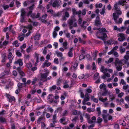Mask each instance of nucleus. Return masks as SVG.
I'll return each mask as SVG.
<instances>
[{
    "label": "nucleus",
    "instance_id": "8",
    "mask_svg": "<svg viewBox=\"0 0 129 129\" xmlns=\"http://www.w3.org/2000/svg\"><path fill=\"white\" fill-rule=\"evenodd\" d=\"M5 95L10 102H12L15 100V98L13 96H11L9 94L7 93Z\"/></svg>",
    "mask_w": 129,
    "mask_h": 129
},
{
    "label": "nucleus",
    "instance_id": "21",
    "mask_svg": "<svg viewBox=\"0 0 129 129\" xmlns=\"http://www.w3.org/2000/svg\"><path fill=\"white\" fill-rule=\"evenodd\" d=\"M17 86L18 87V89L20 90L21 88L24 86V85L23 83H19L17 84Z\"/></svg>",
    "mask_w": 129,
    "mask_h": 129
},
{
    "label": "nucleus",
    "instance_id": "2",
    "mask_svg": "<svg viewBox=\"0 0 129 129\" xmlns=\"http://www.w3.org/2000/svg\"><path fill=\"white\" fill-rule=\"evenodd\" d=\"M76 21V20L74 16H71V18L68 21V23L69 25V28L70 29H72L73 27L77 26V23Z\"/></svg>",
    "mask_w": 129,
    "mask_h": 129
},
{
    "label": "nucleus",
    "instance_id": "63",
    "mask_svg": "<svg viewBox=\"0 0 129 129\" xmlns=\"http://www.w3.org/2000/svg\"><path fill=\"white\" fill-rule=\"evenodd\" d=\"M2 7L5 10H6L9 8V6L8 5H3L2 6Z\"/></svg>",
    "mask_w": 129,
    "mask_h": 129
},
{
    "label": "nucleus",
    "instance_id": "14",
    "mask_svg": "<svg viewBox=\"0 0 129 129\" xmlns=\"http://www.w3.org/2000/svg\"><path fill=\"white\" fill-rule=\"evenodd\" d=\"M49 72L45 73H42L41 74V78L42 80L46 79L48 75Z\"/></svg>",
    "mask_w": 129,
    "mask_h": 129
},
{
    "label": "nucleus",
    "instance_id": "33",
    "mask_svg": "<svg viewBox=\"0 0 129 129\" xmlns=\"http://www.w3.org/2000/svg\"><path fill=\"white\" fill-rule=\"evenodd\" d=\"M99 75V74L98 73H95L94 75L93 76V79L95 80L98 78Z\"/></svg>",
    "mask_w": 129,
    "mask_h": 129
},
{
    "label": "nucleus",
    "instance_id": "23",
    "mask_svg": "<svg viewBox=\"0 0 129 129\" xmlns=\"http://www.w3.org/2000/svg\"><path fill=\"white\" fill-rule=\"evenodd\" d=\"M72 51L73 48H70L68 53V55L69 57H72L73 56V54L72 53Z\"/></svg>",
    "mask_w": 129,
    "mask_h": 129
},
{
    "label": "nucleus",
    "instance_id": "28",
    "mask_svg": "<svg viewBox=\"0 0 129 129\" xmlns=\"http://www.w3.org/2000/svg\"><path fill=\"white\" fill-rule=\"evenodd\" d=\"M72 113L73 115H80L81 114V112H78L77 110H74L72 111Z\"/></svg>",
    "mask_w": 129,
    "mask_h": 129
},
{
    "label": "nucleus",
    "instance_id": "20",
    "mask_svg": "<svg viewBox=\"0 0 129 129\" xmlns=\"http://www.w3.org/2000/svg\"><path fill=\"white\" fill-rule=\"evenodd\" d=\"M118 47L117 46H116L114 47L111 50V51L108 53V54L109 55L111 54L112 52L116 51V50L118 48Z\"/></svg>",
    "mask_w": 129,
    "mask_h": 129
},
{
    "label": "nucleus",
    "instance_id": "43",
    "mask_svg": "<svg viewBox=\"0 0 129 129\" xmlns=\"http://www.w3.org/2000/svg\"><path fill=\"white\" fill-rule=\"evenodd\" d=\"M96 110L98 112V116H99L101 113L100 108V107H98L97 108Z\"/></svg>",
    "mask_w": 129,
    "mask_h": 129
},
{
    "label": "nucleus",
    "instance_id": "51",
    "mask_svg": "<svg viewBox=\"0 0 129 129\" xmlns=\"http://www.w3.org/2000/svg\"><path fill=\"white\" fill-rule=\"evenodd\" d=\"M47 47H44L43 51V54L45 55L47 53V51L46 50Z\"/></svg>",
    "mask_w": 129,
    "mask_h": 129
},
{
    "label": "nucleus",
    "instance_id": "57",
    "mask_svg": "<svg viewBox=\"0 0 129 129\" xmlns=\"http://www.w3.org/2000/svg\"><path fill=\"white\" fill-rule=\"evenodd\" d=\"M33 14H32V12L31 11H29L27 14V16H30V17H32L31 15Z\"/></svg>",
    "mask_w": 129,
    "mask_h": 129
},
{
    "label": "nucleus",
    "instance_id": "32",
    "mask_svg": "<svg viewBox=\"0 0 129 129\" xmlns=\"http://www.w3.org/2000/svg\"><path fill=\"white\" fill-rule=\"evenodd\" d=\"M105 6H104L102 8V11L100 12V13L101 15H104L105 12Z\"/></svg>",
    "mask_w": 129,
    "mask_h": 129
},
{
    "label": "nucleus",
    "instance_id": "62",
    "mask_svg": "<svg viewBox=\"0 0 129 129\" xmlns=\"http://www.w3.org/2000/svg\"><path fill=\"white\" fill-rule=\"evenodd\" d=\"M120 124L123 126H126V123L125 121H120Z\"/></svg>",
    "mask_w": 129,
    "mask_h": 129
},
{
    "label": "nucleus",
    "instance_id": "36",
    "mask_svg": "<svg viewBox=\"0 0 129 129\" xmlns=\"http://www.w3.org/2000/svg\"><path fill=\"white\" fill-rule=\"evenodd\" d=\"M56 86L55 85H54L50 88V91H52L55 90L56 88Z\"/></svg>",
    "mask_w": 129,
    "mask_h": 129
},
{
    "label": "nucleus",
    "instance_id": "61",
    "mask_svg": "<svg viewBox=\"0 0 129 129\" xmlns=\"http://www.w3.org/2000/svg\"><path fill=\"white\" fill-rule=\"evenodd\" d=\"M103 6L102 4L101 3H100L99 4H96L95 5V7L96 8L99 7L101 8Z\"/></svg>",
    "mask_w": 129,
    "mask_h": 129
},
{
    "label": "nucleus",
    "instance_id": "39",
    "mask_svg": "<svg viewBox=\"0 0 129 129\" xmlns=\"http://www.w3.org/2000/svg\"><path fill=\"white\" fill-rule=\"evenodd\" d=\"M109 94V97L110 98L111 100L112 101L113 100L114 98V97L113 95V94L110 93Z\"/></svg>",
    "mask_w": 129,
    "mask_h": 129
},
{
    "label": "nucleus",
    "instance_id": "13",
    "mask_svg": "<svg viewBox=\"0 0 129 129\" xmlns=\"http://www.w3.org/2000/svg\"><path fill=\"white\" fill-rule=\"evenodd\" d=\"M48 60H46L45 61L42 65L43 68H45V67H48L50 66L51 64V63L50 62H48Z\"/></svg>",
    "mask_w": 129,
    "mask_h": 129
},
{
    "label": "nucleus",
    "instance_id": "54",
    "mask_svg": "<svg viewBox=\"0 0 129 129\" xmlns=\"http://www.w3.org/2000/svg\"><path fill=\"white\" fill-rule=\"evenodd\" d=\"M85 57V56L83 54L81 55L79 57V59L80 60H81L84 59Z\"/></svg>",
    "mask_w": 129,
    "mask_h": 129
},
{
    "label": "nucleus",
    "instance_id": "3",
    "mask_svg": "<svg viewBox=\"0 0 129 129\" xmlns=\"http://www.w3.org/2000/svg\"><path fill=\"white\" fill-rule=\"evenodd\" d=\"M119 15H117L115 12L113 14V17L115 22L116 23H121L122 21V19L121 18H120L118 21L117 20V19L118 18Z\"/></svg>",
    "mask_w": 129,
    "mask_h": 129
},
{
    "label": "nucleus",
    "instance_id": "59",
    "mask_svg": "<svg viewBox=\"0 0 129 129\" xmlns=\"http://www.w3.org/2000/svg\"><path fill=\"white\" fill-rule=\"evenodd\" d=\"M57 85H59L61 82V80L60 79H58L57 81Z\"/></svg>",
    "mask_w": 129,
    "mask_h": 129
},
{
    "label": "nucleus",
    "instance_id": "5",
    "mask_svg": "<svg viewBox=\"0 0 129 129\" xmlns=\"http://www.w3.org/2000/svg\"><path fill=\"white\" fill-rule=\"evenodd\" d=\"M117 4H115L114 5L115 10L116 11V14L117 15H121L122 12L120 10V7L118 6Z\"/></svg>",
    "mask_w": 129,
    "mask_h": 129
},
{
    "label": "nucleus",
    "instance_id": "30",
    "mask_svg": "<svg viewBox=\"0 0 129 129\" xmlns=\"http://www.w3.org/2000/svg\"><path fill=\"white\" fill-rule=\"evenodd\" d=\"M53 1H51L49 3V4H47L46 6V8L47 9L50 8L51 7L52 4V3Z\"/></svg>",
    "mask_w": 129,
    "mask_h": 129
},
{
    "label": "nucleus",
    "instance_id": "53",
    "mask_svg": "<svg viewBox=\"0 0 129 129\" xmlns=\"http://www.w3.org/2000/svg\"><path fill=\"white\" fill-rule=\"evenodd\" d=\"M32 47L31 46H29L26 49V51L27 52H29L31 51V48Z\"/></svg>",
    "mask_w": 129,
    "mask_h": 129
},
{
    "label": "nucleus",
    "instance_id": "58",
    "mask_svg": "<svg viewBox=\"0 0 129 129\" xmlns=\"http://www.w3.org/2000/svg\"><path fill=\"white\" fill-rule=\"evenodd\" d=\"M57 34L55 31H54L53 33V36L54 38H55L57 36Z\"/></svg>",
    "mask_w": 129,
    "mask_h": 129
},
{
    "label": "nucleus",
    "instance_id": "52",
    "mask_svg": "<svg viewBox=\"0 0 129 129\" xmlns=\"http://www.w3.org/2000/svg\"><path fill=\"white\" fill-rule=\"evenodd\" d=\"M15 3L16 5L18 7H19L20 6L21 3L19 1L16 0V1Z\"/></svg>",
    "mask_w": 129,
    "mask_h": 129
},
{
    "label": "nucleus",
    "instance_id": "35",
    "mask_svg": "<svg viewBox=\"0 0 129 129\" xmlns=\"http://www.w3.org/2000/svg\"><path fill=\"white\" fill-rule=\"evenodd\" d=\"M40 36L41 35H36L34 36V39L35 40H39Z\"/></svg>",
    "mask_w": 129,
    "mask_h": 129
},
{
    "label": "nucleus",
    "instance_id": "48",
    "mask_svg": "<svg viewBox=\"0 0 129 129\" xmlns=\"http://www.w3.org/2000/svg\"><path fill=\"white\" fill-rule=\"evenodd\" d=\"M16 54L18 56L20 57L21 56V54L19 51L17 50L16 51Z\"/></svg>",
    "mask_w": 129,
    "mask_h": 129
},
{
    "label": "nucleus",
    "instance_id": "6",
    "mask_svg": "<svg viewBox=\"0 0 129 129\" xmlns=\"http://www.w3.org/2000/svg\"><path fill=\"white\" fill-rule=\"evenodd\" d=\"M102 117L105 121L111 120L112 119V116L109 114H107L106 115L103 114Z\"/></svg>",
    "mask_w": 129,
    "mask_h": 129
},
{
    "label": "nucleus",
    "instance_id": "7",
    "mask_svg": "<svg viewBox=\"0 0 129 129\" xmlns=\"http://www.w3.org/2000/svg\"><path fill=\"white\" fill-rule=\"evenodd\" d=\"M101 71L103 73H106L107 71L109 72L110 73H113V71L111 69H108L107 68H105L103 66H102L101 69Z\"/></svg>",
    "mask_w": 129,
    "mask_h": 129
},
{
    "label": "nucleus",
    "instance_id": "19",
    "mask_svg": "<svg viewBox=\"0 0 129 129\" xmlns=\"http://www.w3.org/2000/svg\"><path fill=\"white\" fill-rule=\"evenodd\" d=\"M106 85L104 83H102L101 84L99 87L100 89H103V90H105L106 89Z\"/></svg>",
    "mask_w": 129,
    "mask_h": 129
},
{
    "label": "nucleus",
    "instance_id": "64",
    "mask_svg": "<svg viewBox=\"0 0 129 129\" xmlns=\"http://www.w3.org/2000/svg\"><path fill=\"white\" fill-rule=\"evenodd\" d=\"M125 100L129 104V96H127L125 98Z\"/></svg>",
    "mask_w": 129,
    "mask_h": 129
},
{
    "label": "nucleus",
    "instance_id": "41",
    "mask_svg": "<svg viewBox=\"0 0 129 129\" xmlns=\"http://www.w3.org/2000/svg\"><path fill=\"white\" fill-rule=\"evenodd\" d=\"M113 60V58H110L108 61H106L105 62L108 63L111 62Z\"/></svg>",
    "mask_w": 129,
    "mask_h": 129
},
{
    "label": "nucleus",
    "instance_id": "55",
    "mask_svg": "<svg viewBox=\"0 0 129 129\" xmlns=\"http://www.w3.org/2000/svg\"><path fill=\"white\" fill-rule=\"evenodd\" d=\"M53 45L55 47V48L56 49L58 48V44L56 42H55L54 43Z\"/></svg>",
    "mask_w": 129,
    "mask_h": 129
},
{
    "label": "nucleus",
    "instance_id": "46",
    "mask_svg": "<svg viewBox=\"0 0 129 129\" xmlns=\"http://www.w3.org/2000/svg\"><path fill=\"white\" fill-rule=\"evenodd\" d=\"M57 2L56 1H54L52 3V6L54 7H56L57 5Z\"/></svg>",
    "mask_w": 129,
    "mask_h": 129
},
{
    "label": "nucleus",
    "instance_id": "10",
    "mask_svg": "<svg viewBox=\"0 0 129 129\" xmlns=\"http://www.w3.org/2000/svg\"><path fill=\"white\" fill-rule=\"evenodd\" d=\"M115 63L116 67H117V66H122V61L121 60H119L118 58H116L115 60Z\"/></svg>",
    "mask_w": 129,
    "mask_h": 129
},
{
    "label": "nucleus",
    "instance_id": "9",
    "mask_svg": "<svg viewBox=\"0 0 129 129\" xmlns=\"http://www.w3.org/2000/svg\"><path fill=\"white\" fill-rule=\"evenodd\" d=\"M14 63L15 64H18L20 66H21L23 64L22 60L21 59H19L16 60L15 61Z\"/></svg>",
    "mask_w": 129,
    "mask_h": 129
},
{
    "label": "nucleus",
    "instance_id": "4",
    "mask_svg": "<svg viewBox=\"0 0 129 129\" xmlns=\"http://www.w3.org/2000/svg\"><path fill=\"white\" fill-rule=\"evenodd\" d=\"M117 37H118V40L120 42H122L125 39V34L123 33H119L117 35Z\"/></svg>",
    "mask_w": 129,
    "mask_h": 129
},
{
    "label": "nucleus",
    "instance_id": "44",
    "mask_svg": "<svg viewBox=\"0 0 129 129\" xmlns=\"http://www.w3.org/2000/svg\"><path fill=\"white\" fill-rule=\"evenodd\" d=\"M124 3L122 1H119L118 3H116V4H117L118 5H123V6L124 5Z\"/></svg>",
    "mask_w": 129,
    "mask_h": 129
},
{
    "label": "nucleus",
    "instance_id": "24",
    "mask_svg": "<svg viewBox=\"0 0 129 129\" xmlns=\"http://www.w3.org/2000/svg\"><path fill=\"white\" fill-rule=\"evenodd\" d=\"M104 90V92L102 94V96H105L107 94H109L110 93V91L106 89L105 90Z\"/></svg>",
    "mask_w": 129,
    "mask_h": 129
},
{
    "label": "nucleus",
    "instance_id": "34",
    "mask_svg": "<svg viewBox=\"0 0 129 129\" xmlns=\"http://www.w3.org/2000/svg\"><path fill=\"white\" fill-rule=\"evenodd\" d=\"M21 16H24L26 13L24 9H22L21 10Z\"/></svg>",
    "mask_w": 129,
    "mask_h": 129
},
{
    "label": "nucleus",
    "instance_id": "15",
    "mask_svg": "<svg viewBox=\"0 0 129 129\" xmlns=\"http://www.w3.org/2000/svg\"><path fill=\"white\" fill-rule=\"evenodd\" d=\"M107 44L111 45L112 44H118V42L116 41H113L112 39H111L110 40L108 41L107 42Z\"/></svg>",
    "mask_w": 129,
    "mask_h": 129
},
{
    "label": "nucleus",
    "instance_id": "47",
    "mask_svg": "<svg viewBox=\"0 0 129 129\" xmlns=\"http://www.w3.org/2000/svg\"><path fill=\"white\" fill-rule=\"evenodd\" d=\"M13 45H15V46L17 47L19 46V44L18 43V41H15L13 42L12 43Z\"/></svg>",
    "mask_w": 129,
    "mask_h": 129
},
{
    "label": "nucleus",
    "instance_id": "1",
    "mask_svg": "<svg viewBox=\"0 0 129 129\" xmlns=\"http://www.w3.org/2000/svg\"><path fill=\"white\" fill-rule=\"evenodd\" d=\"M99 31L96 34V36L98 38L101 39L102 40H104L107 37V35L104 32H107L106 29L104 28H102L101 31L100 28L98 29Z\"/></svg>",
    "mask_w": 129,
    "mask_h": 129
},
{
    "label": "nucleus",
    "instance_id": "16",
    "mask_svg": "<svg viewBox=\"0 0 129 129\" xmlns=\"http://www.w3.org/2000/svg\"><path fill=\"white\" fill-rule=\"evenodd\" d=\"M17 70L19 73L20 75L22 76H24L25 75L23 71L21 70L20 67H18L17 69Z\"/></svg>",
    "mask_w": 129,
    "mask_h": 129
},
{
    "label": "nucleus",
    "instance_id": "50",
    "mask_svg": "<svg viewBox=\"0 0 129 129\" xmlns=\"http://www.w3.org/2000/svg\"><path fill=\"white\" fill-rule=\"evenodd\" d=\"M121 66H122L116 67V68L118 71H120L122 69Z\"/></svg>",
    "mask_w": 129,
    "mask_h": 129
},
{
    "label": "nucleus",
    "instance_id": "26",
    "mask_svg": "<svg viewBox=\"0 0 129 129\" xmlns=\"http://www.w3.org/2000/svg\"><path fill=\"white\" fill-rule=\"evenodd\" d=\"M26 67L29 69H30L32 67V65L30 62L27 63L26 64Z\"/></svg>",
    "mask_w": 129,
    "mask_h": 129
},
{
    "label": "nucleus",
    "instance_id": "60",
    "mask_svg": "<svg viewBox=\"0 0 129 129\" xmlns=\"http://www.w3.org/2000/svg\"><path fill=\"white\" fill-rule=\"evenodd\" d=\"M86 10L85 9H83L82 10L81 13L82 15H85L86 14Z\"/></svg>",
    "mask_w": 129,
    "mask_h": 129
},
{
    "label": "nucleus",
    "instance_id": "11",
    "mask_svg": "<svg viewBox=\"0 0 129 129\" xmlns=\"http://www.w3.org/2000/svg\"><path fill=\"white\" fill-rule=\"evenodd\" d=\"M89 24H88L86 21H84L83 22V23L80 25L81 28L84 29H86L87 26Z\"/></svg>",
    "mask_w": 129,
    "mask_h": 129
},
{
    "label": "nucleus",
    "instance_id": "49",
    "mask_svg": "<svg viewBox=\"0 0 129 129\" xmlns=\"http://www.w3.org/2000/svg\"><path fill=\"white\" fill-rule=\"evenodd\" d=\"M54 62L56 64H58L59 62L58 58L56 57L54 58Z\"/></svg>",
    "mask_w": 129,
    "mask_h": 129
},
{
    "label": "nucleus",
    "instance_id": "45",
    "mask_svg": "<svg viewBox=\"0 0 129 129\" xmlns=\"http://www.w3.org/2000/svg\"><path fill=\"white\" fill-rule=\"evenodd\" d=\"M37 80V78H35L33 79V81L32 82V84L34 85L36 83V81Z\"/></svg>",
    "mask_w": 129,
    "mask_h": 129
},
{
    "label": "nucleus",
    "instance_id": "31",
    "mask_svg": "<svg viewBox=\"0 0 129 129\" xmlns=\"http://www.w3.org/2000/svg\"><path fill=\"white\" fill-rule=\"evenodd\" d=\"M85 118H87V120L88 121H91V120L90 119V115L89 114H86L85 115Z\"/></svg>",
    "mask_w": 129,
    "mask_h": 129
},
{
    "label": "nucleus",
    "instance_id": "27",
    "mask_svg": "<svg viewBox=\"0 0 129 129\" xmlns=\"http://www.w3.org/2000/svg\"><path fill=\"white\" fill-rule=\"evenodd\" d=\"M62 45L64 49H68V47L67 46L68 43L67 42H64L62 44Z\"/></svg>",
    "mask_w": 129,
    "mask_h": 129
},
{
    "label": "nucleus",
    "instance_id": "29",
    "mask_svg": "<svg viewBox=\"0 0 129 129\" xmlns=\"http://www.w3.org/2000/svg\"><path fill=\"white\" fill-rule=\"evenodd\" d=\"M126 28L125 27L122 26L120 28H118V31L119 32H122L124 31Z\"/></svg>",
    "mask_w": 129,
    "mask_h": 129
},
{
    "label": "nucleus",
    "instance_id": "56",
    "mask_svg": "<svg viewBox=\"0 0 129 129\" xmlns=\"http://www.w3.org/2000/svg\"><path fill=\"white\" fill-rule=\"evenodd\" d=\"M84 77V74H81L78 77L79 79H82Z\"/></svg>",
    "mask_w": 129,
    "mask_h": 129
},
{
    "label": "nucleus",
    "instance_id": "12",
    "mask_svg": "<svg viewBox=\"0 0 129 129\" xmlns=\"http://www.w3.org/2000/svg\"><path fill=\"white\" fill-rule=\"evenodd\" d=\"M85 95V98H84L83 101L82 102V103L83 105L86 104V102L88 101L89 100V97L88 95V94L87 93H86Z\"/></svg>",
    "mask_w": 129,
    "mask_h": 129
},
{
    "label": "nucleus",
    "instance_id": "22",
    "mask_svg": "<svg viewBox=\"0 0 129 129\" xmlns=\"http://www.w3.org/2000/svg\"><path fill=\"white\" fill-rule=\"evenodd\" d=\"M40 14L39 13H38L36 15L35 13H33L31 15L32 17L33 18H36L39 17Z\"/></svg>",
    "mask_w": 129,
    "mask_h": 129
},
{
    "label": "nucleus",
    "instance_id": "37",
    "mask_svg": "<svg viewBox=\"0 0 129 129\" xmlns=\"http://www.w3.org/2000/svg\"><path fill=\"white\" fill-rule=\"evenodd\" d=\"M111 53V54H113L116 57H117L119 56L118 53L116 51L112 52Z\"/></svg>",
    "mask_w": 129,
    "mask_h": 129
},
{
    "label": "nucleus",
    "instance_id": "17",
    "mask_svg": "<svg viewBox=\"0 0 129 129\" xmlns=\"http://www.w3.org/2000/svg\"><path fill=\"white\" fill-rule=\"evenodd\" d=\"M69 82V80H66L63 82L64 85L63 87L64 88H67L69 87V85L68 84V83Z\"/></svg>",
    "mask_w": 129,
    "mask_h": 129
},
{
    "label": "nucleus",
    "instance_id": "18",
    "mask_svg": "<svg viewBox=\"0 0 129 129\" xmlns=\"http://www.w3.org/2000/svg\"><path fill=\"white\" fill-rule=\"evenodd\" d=\"M99 101L103 103H104L108 100V99L107 97L104 99L102 96L99 97Z\"/></svg>",
    "mask_w": 129,
    "mask_h": 129
},
{
    "label": "nucleus",
    "instance_id": "38",
    "mask_svg": "<svg viewBox=\"0 0 129 129\" xmlns=\"http://www.w3.org/2000/svg\"><path fill=\"white\" fill-rule=\"evenodd\" d=\"M125 50V48L122 47H120V52L122 54L124 52Z\"/></svg>",
    "mask_w": 129,
    "mask_h": 129
},
{
    "label": "nucleus",
    "instance_id": "25",
    "mask_svg": "<svg viewBox=\"0 0 129 129\" xmlns=\"http://www.w3.org/2000/svg\"><path fill=\"white\" fill-rule=\"evenodd\" d=\"M55 53L57 55V56L58 57H61L63 56V54L62 53L59 52L58 51H55Z\"/></svg>",
    "mask_w": 129,
    "mask_h": 129
},
{
    "label": "nucleus",
    "instance_id": "40",
    "mask_svg": "<svg viewBox=\"0 0 129 129\" xmlns=\"http://www.w3.org/2000/svg\"><path fill=\"white\" fill-rule=\"evenodd\" d=\"M45 119V118L44 117V116L43 115H42L40 117L38 118V120L39 121H41V120H44Z\"/></svg>",
    "mask_w": 129,
    "mask_h": 129
},
{
    "label": "nucleus",
    "instance_id": "42",
    "mask_svg": "<svg viewBox=\"0 0 129 129\" xmlns=\"http://www.w3.org/2000/svg\"><path fill=\"white\" fill-rule=\"evenodd\" d=\"M95 25L98 26L100 25L101 24V23L100 21H95Z\"/></svg>",
    "mask_w": 129,
    "mask_h": 129
}]
</instances>
